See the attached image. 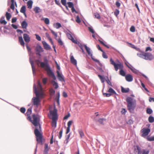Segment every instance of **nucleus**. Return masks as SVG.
Returning <instances> with one entry per match:
<instances>
[{"label":"nucleus","instance_id":"nucleus-1","mask_svg":"<svg viewBox=\"0 0 154 154\" xmlns=\"http://www.w3.org/2000/svg\"><path fill=\"white\" fill-rule=\"evenodd\" d=\"M32 107L29 108L27 110L26 115L33 124L36 127L34 131V133L36 137V140L38 143H42V136L39 130H41V125L39 124V119L35 115H32L33 120H31L30 114L32 113Z\"/></svg>","mask_w":154,"mask_h":154},{"label":"nucleus","instance_id":"nucleus-2","mask_svg":"<svg viewBox=\"0 0 154 154\" xmlns=\"http://www.w3.org/2000/svg\"><path fill=\"white\" fill-rule=\"evenodd\" d=\"M127 103V107L131 112H132L136 106V100L130 97H128L126 100Z\"/></svg>","mask_w":154,"mask_h":154},{"label":"nucleus","instance_id":"nucleus-3","mask_svg":"<svg viewBox=\"0 0 154 154\" xmlns=\"http://www.w3.org/2000/svg\"><path fill=\"white\" fill-rule=\"evenodd\" d=\"M110 61L111 64L113 65L115 70L116 71H117L119 69H120V74L122 76H125V73L123 70L124 66L122 63L119 62L118 64H116L112 58L110 59Z\"/></svg>","mask_w":154,"mask_h":154},{"label":"nucleus","instance_id":"nucleus-4","mask_svg":"<svg viewBox=\"0 0 154 154\" xmlns=\"http://www.w3.org/2000/svg\"><path fill=\"white\" fill-rule=\"evenodd\" d=\"M139 57L146 60H151L154 58V56L150 53L141 52L137 54Z\"/></svg>","mask_w":154,"mask_h":154},{"label":"nucleus","instance_id":"nucleus-5","mask_svg":"<svg viewBox=\"0 0 154 154\" xmlns=\"http://www.w3.org/2000/svg\"><path fill=\"white\" fill-rule=\"evenodd\" d=\"M50 114L52 116L51 118L52 126L55 128L57 125V110L56 109H54L53 111L50 110Z\"/></svg>","mask_w":154,"mask_h":154},{"label":"nucleus","instance_id":"nucleus-6","mask_svg":"<svg viewBox=\"0 0 154 154\" xmlns=\"http://www.w3.org/2000/svg\"><path fill=\"white\" fill-rule=\"evenodd\" d=\"M41 100L38 98V94H36V96L33 97L32 100V105L35 106L36 108L38 107L39 105L40 104Z\"/></svg>","mask_w":154,"mask_h":154},{"label":"nucleus","instance_id":"nucleus-7","mask_svg":"<svg viewBox=\"0 0 154 154\" xmlns=\"http://www.w3.org/2000/svg\"><path fill=\"white\" fill-rule=\"evenodd\" d=\"M33 90L34 93L36 96V94H38V98L40 99V98H42L44 97V94L42 92H38L37 90L36 85L34 84L33 86Z\"/></svg>","mask_w":154,"mask_h":154},{"label":"nucleus","instance_id":"nucleus-8","mask_svg":"<svg viewBox=\"0 0 154 154\" xmlns=\"http://www.w3.org/2000/svg\"><path fill=\"white\" fill-rule=\"evenodd\" d=\"M35 51H36V54L40 56L41 55V53L44 51L43 48L39 44H37L36 45Z\"/></svg>","mask_w":154,"mask_h":154},{"label":"nucleus","instance_id":"nucleus-9","mask_svg":"<svg viewBox=\"0 0 154 154\" xmlns=\"http://www.w3.org/2000/svg\"><path fill=\"white\" fill-rule=\"evenodd\" d=\"M46 70L47 71V74L49 76H51L54 80H56V76L53 72L51 70L50 67L48 68Z\"/></svg>","mask_w":154,"mask_h":154},{"label":"nucleus","instance_id":"nucleus-10","mask_svg":"<svg viewBox=\"0 0 154 154\" xmlns=\"http://www.w3.org/2000/svg\"><path fill=\"white\" fill-rule=\"evenodd\" d=\"M143 133L142 135L143 136H146L148 135L150 131V129L149 128H143L142 130Z\"/></svg>","mask_w":154,"mask_h":154},{"label":"nucleus","instance_id":"nucleus-11","mask_svg":"<svg viewBox=\"0 0 154 154\" xmlns=\"http://www.w3.org/2000/svg\"><path fill=\"white\" fill-rule=\"evenodd\" d=\"M29 62L31 64L32 66V72L34 75H35V68L34 66V63L33 60H32L31 58L30 57L29 58Z\"/></svg>","mask_w":154,"mask_h":154},{"label":"nucleus","instance_id":"nucleus-12","mask_svg":"<svg viewBox=\"0 0 154 154\" xmlns=\"http://www.w3.org/2000/svg\"><path fill=\"white\" fill-rule=\"evenodd\" d=\"M57 73L59 80L61 82H65L63 75L62 74H60L59 71H57Z\"/></svg>","mask_w":154,"mask_h":154},{"label":"nucleus","instance_id":"nucleus-13","mask_svg":"<svg viewBox=\"0 0 154 154\" xmlns=\"http://www.w3.org/2000/svg\"><path fill=\"white\" fill-rule=\"evenodd\" d=\"M40 66L42 68H44L45 70L50 67L48 63L41 62L40 63Z\"/></svg>","mask_w":154,"mask_h":154},{"label":"nucleus","instance_id":"nucleus-14","mask_svg":"<svg viewBox=\"0 0 154 154\" xmlns=\"http://www.w3.org/2000/svg\"><path fill=\"white\" fill-rule=\"evenodd\" d=\"M84 46L88 55L90 56L91 57H92L93 56V54L90 48L89 47H87L86 45H85Z\"/></svg>","mask_w":154,"mask_h":154},{"label":"nucleus","instance_id":"nucleus-15","mask_svg":"<svg viewBox=\"0 0 154 154\" xmlns=\"http://www.w3.org/2000/svg\"><path fill=\"white\" fill-rule=\"evenodd\" d=\"M44 48L46 50L51 49V46L47 44V43L45 41H43L42 42Z\"/></svg>","mask_w":154,"mask_h":154},{"label":"nucleus","instance_id":"nucleus-16","mask_svg":"<svg viewBox=\"0 0 154 154\" xmlns=\"http://www.w3.org/2000/svg\"><path fill=\"white\" fill-rule=\"evenodd\" d=\"M23 38L25 42L26 43H29L30 41V38L29 36L27 34L25 33L23 35Z\"/></svg>","mask_w":154,"mask_h":154},{"label":"nucleus","instance_id":"nucleus-17","mask_svg":"<svg viewBox=\"0 0 154 154\" xmlns=\"http://www.w3.org/2000/svg\"><path fill=\"white\" fill-rule=\"evenodd\" d=\"M125 79L126 81L128 82H131L133 80L132 76L130 74L127 75L125 76Z\"/></svg>","mask_w":154,"mask_h":154},{"label":"nucleus","instance_id":"nucleus-18","mask_svg":"<svg viewBox=\"0 0 154 154\" xmlns=\"http://www.w3.org/2000/svg\"><path fill=\"white\" fill-rule=\"evenodd\" d=\"M71 63L75 65H76L77 62L76 60L75 59L73 56H71L70 58Z\"/></svg>","mask_w":154,"mask_h":154},{"label":"nucleus","instance_id":"nucleus-19","mask_svg":"<svg viewBox=\"0 0 154 154\" xmlns=\"http://www.w3.org/2000/svg\"><path fill=\"white\" fill-rule=\"evenodd\" d=\"M78 131L81 138H84L85 137L84 132L82 129H79Z\"/></svg>","mask_w":154,"mask_h":154},{"label":"nucleus","instance_id":"nucleus-20","mask_svg":"<svg viewBox=\"0 0 154 154\" xmlns=\"http://www.w3.org/2000/svg\"><path fill=\"white\" fill-rule=\"evenodd\" d=\"M49 149L48 148V144L45 143V149L44 151L43 154H48Z\"/></svg>","mask_w":154,"mask_h":154},{"label":"nucleus","instance_id":"nucleus-21","mask_svg":"<svg viewBox=\"0 0 154 154\" xmlns=\"http://www.w3.org/2000/svg\"><path fill=\"white\" fill-rule=\"evenodd\" d=\"M75 44H77L79 46L81 49L83 48V47H84V45L82 43H80L79 42L76 40V41L74 43Z\"/></svg>","mask_w":154,"mask_h":154},{"label":"nucleus","instance_id":"nucleus-22","mask_svg":"<svg viewBox=\"0 0 154 154\" xmlns=\"http://www.w3.org/2000/svg\"><path fill=\"white\" fill-rule=\"evenodd\" d=\"M67 36L68 37V38L71 40V41L73 42L74 43L76 41V40H75L72 37V35L70 34L69 33H67Z\"/></svg>","mask_w":154,"mask_h":154},{"label":"nucleus","instance_id":"nucleus-23","mask_svg":"<svg viewBox=\"0 0 154 154\" xmlns=\"http://www.w3.org/2000/svg\"><path fill=\"white\" fill-rule=\"evenodd\" d=\"M21 25L23 29H26L28 26V24L26 21H23L22 22Z\"/></svg>","mask_w":154,"mask_h":154},{"label":"nucleus","instance_id":"nucleus-24","mask_svg":"<svg viewBox=\"0 0 154 154\" xmlns=\"http://www.w3.org/2000/svg\"><path fill=\"white\" fill-rule=\"evenodd\" d=\"M121 91L123 93H127L129 92V89L128 88H125L123 87H121Z\"/></svg>","mask_w":154,"mask_h":154},{"label":"nucleus","instance_id":"nucleus-25","mask_svg":"<svg viewBox=\"0 0 154 154\" xmlns=\"http://www.w3.org/2000/svg\"><path fill=\"white\" fill-rule=\"evenodd\" d=\"M11 4L10 6V8L13 10L14 9V4H15L16 5H17V3L16 2H14V0H11Z\"/></svg>","mask_w":154,"mask_h":154},{"label":"nucleus","instance_id":"nucleus-26","mask_svg":"<svg viewBox=\"0 0 154 154\" xmlns=\"http://www.w3.org/2000/svg\"><path fill=\"white\" fill-rule=\"evenodd\" d=\"M33 2L32 0H30L27 2L28 8L31 9L32 7Z\"/></svg>","mask_w":154,"mask_h":154},{"label":"nucleus","instance_id":"nucleus-27","mask_svg":"<svg viewBox=\"0 0 154 154\" xmlns=\"http://www.w3.org/2000/svg\"><path fill=\"white\" fill-rule=\"evenodd\" d=\"M53 26L56 29H58L61 27V25L60 23L57 22L56 23H54Z\"/></svg>","mask_w":154,"mask_h":154},{"label":"nucleus","instance_id":"nucleus-28","mask_svg":"<svg viewBox=\"0 0 154 154\" xmlns=\"http://www.w3.org/2000/svg\"><path fill=\"white\" fill-rule=\"evenodd\" d=\"M19 41L20 45L24 46V42L23 39V38L22 36L19 37Z\"/></svg>","mask_w":154,"mask_h":154},{"label":"nucleus","instance_id":"nucleus-29","mask_svg":"<svg viewBox=\"0 0 154 154\" xmlns=\"http://www.w3.org/2000/svg\"><path fill=\"white\" fill-rule=\"evenodd\" d=\"M52 82L53 84V85L54 87V88L56 89H57L58 88V85L57 83L54 80H53L52 81Z\"/></svg>","mask_w":154,"mask_h":154},{"label":"nucleus","instance_id":"nucleus-30","mask_svg":"<svg viewBox=\"0 0 154 154\" xmlns=\"http://www.w3.org/2000/svg\"><path fill=\"white\" fill-rule=\"evenodd\" d=\"M34 11L36 13H38L41 12L42 11L39 7H36L34 8Z\"/></svg>","mask_w":154,"mask_h":154},{"label":"nucleus","instance_id":"nucleus-31","mask_svg":"<svg viewBox=\"0 0 154 154\" xmlns=\"http://www.w3.org/2000/svg\"><path fill=\"white\" fill-rule=\"evenodd\" d=\"M0 23L2 24H4V25H5L7 23V22L5 20V17H2L0 20Z\"/></svg>","mask_w":154,"mask_h":154},{"label":"nucleus","instance_id":"nucleus-32","mask_svg":"<svg viewBox=\"0 0 154 154\" xmlns=\"http://www.w3.org/2000/svg\"><path fill=\"white\" fill-rule=\"evenodd\" d=\"M108 92L112 94H116L115 91L112 88H110L108 90Z\"/></svg>","mask_w":154,"mask_h":154},{"label":"nucleus","instance_id":"nucleus-33","mask_svg":"<svg viewBox=\"0 0 154 154\" xmlns=\"http://www.w3.org/2000/svg\"><path fill=\"white\" fill-rule=\"evenodd\" d=\"M26 11V7L25 6H23L21 8L20 12L22 13H24Z\"/></svg>","mask_w":154,"mask_h":154},{"label":"nucleus","instance_id":"nucleus-34","mask_svg":"<svg viewBox=\"0 0 154 154\" xmlns=\"http://www.w3.org/2000/svg\"><path fill=\"white\" fill-rule=\"evenodd\" d=\"M136 147L137 150V151H136L137 152V154H141V149L138 146H136Z\"/></svg>","mask_w":154,"mask_h":154},{"label":"nucleus","instance_id":"nucleus-35","mask_svg":"<svg viewBox=\"0 0 154 154\" xmlns=\"http://www.w3.org/2000/svg\"><path fill=\"white\" fill-rule=\"evenodd\" d=\"M149 149H143L142 152V154H149Z\"/></svg>","mask_w":154,"mask_h":154},{"label":"nucleus","instance_id":"nucleus-36","mask_svg":"<svg viewBox=\"0 0 154 154\" xmlns=\"http://www.w3.org/2000/svg\"><path fill=\"white\" fill-rule=\"evenodd\" d=\"M148 121L150 123L154 122V118L152 116H150L148 118Z\"/></svg>","mask_w":154,"mask_h":154},{"label":"nucleus","instance_id":"nucleus-37","mask_svg":"<svg viewBox=\"0 0 154 154\" xmlns=\"http://www.w3.org/2000/svg\"><path fill=\"white\" fill-rule=\"evenodd\" d=\"M6 17L7 20H9L11 18V15L10 13H8V12H7L6 13Z\"/></svg>","mask_w":154,"mask_h":154},{"label":"nucleus","instance_id":"nucleus-38","mask_svg":"<svg viewBox=\"0 0 154 154\" xmlns=\"http://www.w3.org/2000/svg\"><path fill=\"white\" fill-rule=\"evenodd\" d=\"M147 139L149 141H154V136L151 137L148 136L147 138Z\"/></svg>","mask_w":154,"mask_h":154},{"label":"nucleus","instance_id":"nucleus-39","mask_svg":"<svg viewBox=\"0 0 154 154\" xmlns=\"http://www.w3.org/2000/svg\"><path fill=\"white\" fill-rule=\"evenodd\" d=\"M152 109L150 108H147L146 110L147 113L150 114L152 113Z\"/></svg>","mask_w":154,"mask_h":154},{"label":"nucleus","instance_id":"nucleus-40","mask_svg":"<svg viewBox=\"0 0 154 154\" xmlns=\"http://www.w3.org/2000/svg\"><path fill=\"white\" fill-rule=\"evenodd\" d=\"M125 64L126 65V66L130 69L131 67H133L132 66L130 65L129 63L128 62H127V61H125Z\"/></svg>","mask_w":154,"mask_h":154},{"label":"nucleus","instance_id":"nucleus-41","mask_svg":"<svg viewBox=\"0 0 154 154\" xmlns=\"http://www.w3.org/2000/svg\"><path fill=\"white\" fill-rule=\"evenodd\" d=\"M38 88L40 90L42 91V88L41 84L40 83L39 81H38Z\"/></svg>","mask_w":154,"mask_h":154},{"label":"nucleus","instance_id":"nucleus-42","mask_svg":"<svg viewBox=\"0 0 154 154\" xmlns=\"http://www.w3.org/2000/svg\"><path fill=\"white\" fill-rule=\"evenodd\" d=\"M44 21L45 23L46 24H49L50 21L48 18H44Z\"/></svg>","mask_w":154,"mask_h":154},{"label":"nucleus","instance_id":"nucleus-43","mask_svg":"<svg viewBox=\"0 0 154 154\" xmlns=\"http://www.w3.org/2000/svg\"><path fill=\"white\" fill-rule=\"evenodd\" d=\"M67 4L68 5V7L69 8H71L74 7V5L73 3L71 2H69L67 3Z\"/></svg>","mask_w":154,"mask_h":154},{"label":"nucleus","instance_id":"nucleus-44","mask_svg":"<svg viewBox=\"0 0 154 154\" xmlns=\"http://www.w3.org/2000/svg\"><path fill=\"white\" fill-rule=\"evenodd\" d=\"M88 30L92 33L94 34V31L93 29V28L91 26H90L88 27Z\"/></svg>","mask_w":154,"mask_h":154},{"label":"nucleus","instance_id":"nucleus-45","mask_svg":"<svg viewBox=\"0 0 154 154\" xmlns=\"http://www.w3.org/2000/svg\"><path fill=\"white\" fill-rule=\"evenodd\" d=\"M98 76L99 77L102 82V83L104 82V78L101 75H98Z\"/></svg>","mask_w":154,"mask_h":154},{"label":"nucleus","instance_id":"nucleus-46","mask_svg":"<svg viewBox=\"0 0 154 154\" xmlns=\"http://www.w3.org/2000/svg\"><path fill=\"white\" fill-rule=\"evenodd\" d=\"M106 119L103 118L99 119L98 122L101 124H103V123L104 121H105Z\"/></svg>","mask_w":154,"mask_h":154},{"label":"nucleus","instance_id":"nucleus-47","mask_svg":"<svg viewBox=\"0 0 154 154\" xmlns=\"http://www.w3.org/2000/svg\"><path fill=\"white\" fill-rule=\"evenodd\" d=\"M63 128H62L60 132H59V138L60 139L62 137V134H63Z\"/></svg>","mask_w":154,"mask_h":154},{"label":"nucleus","instance_id":"nucleus-48","mask_svg":"<svg viewBox=\"0 0 154 154\" xmlns=\"http://www.w3.org/2000/svg\"><path fill=\"white\" fill-rule=\"evenodd\" d=\"M106 81L108 84L110 85L111 86H112V83L109 80L108 77H107V79H106Z\"/></svg>","mask_w":154,"mask_h":154},{"label":"nucleus","instance_id":"nucleus-49","mask_svg":"<svg viewBox=\"0 0 154 154\" xmlns=\"http://www.w3.org/2000/svg\"><path fill=\"white\" fill-rule=\"evenodd\" d=\"M99 41L100 42V43L102 45H103L105 47H106L107 48H109V47L108 45H106L104 43V42H103V41H101V40H99Z\"/></svg>","mask_w":154,"mask_h":154},{"label":"nucleus","instance_id":"nucleus-50","mask_svg":"<svg viewBox=\"0 0 154 154\" xmlns=\"http://www.w3.org/2000/svg\"><path fill=\"white\" fill-rule=\"evenodd\" d=\"M119 11L118 9H116L115 11L114 12V14L116 17H117L118 14H119Z\"/></svg>","mask_w":154,"mask_h":154},{"label":"nucleus","instance_id":"nucleus-51","mask_svg":"<svg viewBox=\"0 0 154 154\" xmlns=\"http://www.w3.org/2000/svg\"><path fill=\"white\" fill-rule=\"evenodd\" d=\"M130 69L134 73L137 74L138 71L135 69L134 68H133V67L131 68Z\"/></svg>","mask_w":154,"mask_h":154},{"label":"nucleus","instance_id":"nucleus-52","mask_svg":"<svg viewBox=\"0 0 154 154\" xmlns=\"http://www.w3.org/2000/svg\"><path fill=\"white\" fill-rule=\"evenodd\" d=\"M35 35L36 36V39L38 40V41H40L41 40V37L38 35L35 34Z\"/></svg>","mask_w":154,"mask_h":154},{"label":"nucleus","instance_id":"nucleus-53","mask_svg":"<svg viewBox=\"0 0 154 154\" xmlns=\"http://www.w3.org/2000/svg\"><path fill=\"white\" fill-rule=\"evenodd\" d=\"M130 30L132 32H134L135 31V28L134 26H132L130 28Z\"/></svg>","mask_w":154,"mask_h":154},{"label":"nucleus","instance_id":"nucleus-54","mask_svg":"<svg viewBox=\"0 0 154 154\" xmlns=\"http://www.w3.org/2000/svg\"><path fill=\"white\" fill-rule=\"evenodd\" d=\"M102 52H103L102 56H103V58H105V59L107 58L108 57L107 56V55H106V53H105V52L103 51H102Z\"/></svg>","mask_w":154,"mask_h":154},{"label":"nucleus","instance_id":"nucleus-55","mask_svg":"<svg viewBox=\"0 0 154 154\" xmlns=\"http://www.w3.org/2000/svg\"><path fill=\"white\" fill-rule=\"evenodd\" d=\"M94 16H95V17L98 19H99L100 18V16L99 14L98 13H96L94 14Z\"/></svg>","mask_w":154,"mask_h":154},{"label":"nucleus","instance_id":"nucleus-56","mask_svg":"<svg viewBox=\"0 0 154 154\" xmlns=\"http://www.w3.org/2000/svg\"><path fill=\"white\" fill-rule=\"evenodd\" d=\"M76 22L78 23H80L81 22V20L80 19L79 17L78 16H76Z\"/></svg>","mask_w":154,"mask_h":154},{"label":"nucleus","instance_id":"nucleus-57","mask_svg":"<svg viewBox=\"0 0 154 154\" xmlns=\"http://www.w3.org/2000/svg\"><path fill=\"white\" fill-rule=\"evenodd\" d=\"M58 43L61 45H63V43L61 39L60 38H59L57 40Z\"/></svg>","mask_w":154,"mask_h":154},{"label":"nucleus","instance_id":"nucleus-58","mask_svg":"<svg viewBox=\"0 0 154 154\" xmlns=\"http://www.w3.org/2000/svg\"><path fill=\"white\" fill-rule=\"evenodd\" d=\"M26 48L28 51L29 52V54L31 53V49L27 45H26Z\"/></svg>","mask_w":154,"mask_h":154},{"label":"nucleus","instance_id":"nucleus-59","mask_svg":"<svg viewBox=\"0 0 154 154\" xmlns=\"http://www.w3.org/2000/svg\"><path fill=\"white\" fill-rule=\"evenodd\" d=\"M20 112L22 113H24L26 111V109L24 107H21L20 109Z\"/></svg>","mask_w":154,"mask_h":154},{"label":"nucleus","instance_id":"nucleus-60","mask_svg":"<svg viewBox=\"0 0 154 154\" xmlns=\"http://www.w3.org/2000/svg\"><path fill=\"white\" fill-rule=\"evenodd\" d=\"M51 32L54 35V36L56 38L57 36V33L55 32L52 30H51Z\"/></svg>","mask_w":154,"mask_h":154},{"label":"nucleus","instance_id":"nucleus-61","mask_svg":"<svg viewBox=\"0 0 154 154\" xmlns=\"http://www.w3.org/2000/svg\"><path fill=\"white\" fill-rule=\"evenodd\" d=\"M62 4L64 6H66V0H61V1Z\"/></svg>","mask_w":154,"mask_h":154},{"label":"nucleus","instance_id":"nucleus-62","mask_svg":"<svg viewBox=\"0 0 154 154\" xmlns=\"http://www.w3.org/2000/svg\"><path fill=\"white\" fill-rule=\"evenodd\" d=\"M103 94L106 97H109L111 95V94L110 93H103Z\"/></svg>","mask_w":154,"mask_h":154},{"label":"nucleus","instance_id":"nucleus-63","mask_svg":"<svg viewBox=\"0 0 154 154\" xmlns=\"http://www.w3.org/2000/svg\"><path fill=\"white\" fill-rule=\"evenodd\" d=\"M47 79V78H44L43 79L42 81L44 84H45L46 83Z\"/></svg>","mask_w":154,"mask_h":154},{"label":"nucleus","instance_id":"nucleus-64","mask_svg":"<svg viewBox=\"0 0 154 154\" xmlns=\"http://www.w3.org/2000/svg\"><path fill=\"white\" fill-rule=\"evenodd\" d=\"M45 35L48 38L49 40H51V38L50 37L49 34L48 33H45Z\"/></svg>","mask_w":154,"mask_h":154}]
</instances>
